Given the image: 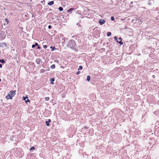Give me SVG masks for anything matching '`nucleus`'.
Returning a JSON list of instances; mask_svg holds the SVG:
<instances>
[{"instance_id": "obj_16", "label": "nucleus", "mask_w": 159, "mask_h": 159, "mask_svg": "<svg viewBox=\"0 0 159 159\" xmlns=\"http://www.w3.org/2000/svg\"><path fill=\"white\" fill-rule=\"evenodd\" d=\"M59 10L60 11H62L63 10V8L62 7H60L59 8Z\"/></svg>"}, {"instance_id": "obj_34", "label": "nucleus", "mask_w": 159, "mask_h": 159, "mask_svg": "<svg viewBox=\"0 0 159 159\" xmlns=\"http://www.w3.org/2000/svg\"><path fill=\"white\" fill-rule=\"evenodd\" d=\"M5 20H6V21H7V19H5Z\"/></svg>"}, {"instance_id": "obj_30", "label": "nucleus", "mask_w": 159, "mask_h": 159, "mask_svg": "<svg viewBox=\"0 0 159 159\" xmlns=\"http://www.w3.org/2000/svg\"><path fill=\"white\" fill-rule=\"evenodd\" d=\"M40 48H40V47H39V46H38L37 48H38V49H40Z\"/></svg>"}, {"instance_id": "obj_22", "label": "nucleus", "mask_w": 159, "mask_h": 159, "mask_svg": "<svg viewBox=\"0 0 159 159\" xmlns=\"http://www.w3.org/2000/svg\"><path fill=\"white\" fill-rule=\"evenodd\" d=\"M111 20L112 21L114 20V18L113 16H112L111 17Z\"/></svg>"}, {"instance_id": "obj_26", "label": "nucleus", "mask_w": 159, "mask_h": 159, "mask_svg": "<svg viewBox=\"0 0 159 159\" xmlns=\"http://www.w3.org/2000/svg\"><path fill=\"white\" fill-rule=\"evenodd\" d=\"M80 73V71H78L76 72V74L77 75H79Z\"/></svg>"}, {"instance_id": "obj_4", "label": "nucleus", "mask_w": 159, "mask_h": 159, "mask_svg": "<svg viewBox=\"0 0 159 159\" xmlns=\"http://www.w3.org/2000/svg\"><path fill=\"white\" fill-rule=\"evenodd\" d=\"M114 39L116 41V42L119 43L120 44L122 45L123 44V43L121 39L120 38H119V40H120V41H119L118 40L117 37L116 36H115L114 37Z\"/></svg>"}, {"instance_id": "obj_12", "label": "nucleus", "mask_w": 159, "mask_h": 159, "mask_svg": "<svg viewBox=\"0 0 159 159\" xmlns=\"http://www.w3.org/2000/svg\"><path fill=\"white\" fill-rule=\"evenodd\" d=\"M74 9L73 8H71L68 11V12H71V11H73L74 10Z\"/></svg>"}, {"instance_id": "obj_7", "label": "nucleus", "mask_w": 159, "mask_h": 159, "mask_svg": "<svg viewBox=\"0 0 159 159\" xmlns=\"http://www.w3.org/2000/svg\"><path fill=\"white\" fill-rule=\"evenodd\" d=\"M105 22V20H100L99 21V23L100 25H102Z\"/></svg>"}, {"instance_id": "obj_13", "label": "nucleus", "mask_w": 159, "mask_h": 159, "mask_svg": "<svg viewBox=\"0 0 159 159\" xmlns=\"http://www.w3.org/2000/svg\"><path fill=\"white\" fill-rule=\"evenodd\" d=\"M111 32H108L107 34V35L108 37H109L111 35Z\"/></svg>"}, {"instance_id": "obj_14", "label": "nucleus", "mask_w": 159, "mask_h": 159, "mask_svg": "<svg viewBox=\"0 0 159 159\" xmlns=\"http://www.w3.org/2000/svg\"><path fill=\"white\" fill-rule=\"evenodd\" d=\"M90 80V75H88L87 76V80L88 81H89Z\"/></svg>"}, {"instance_id": "obj_33", "label": "nucleus", "mask_w": 159, "mask_h": 159, "mask_svg": "<svg viewBox=\"0 0 159 159\" xmlns=\"http://www.w3.org/2000/svg\"><path fill=\"white\" fill-rule=\"evenodd\" d=\"M53 82V81H51V84H54V83H53V82Z\"/></svg>"}, {"instance_id": "obj_25", "label": "nucleus", "mask_w": 159, "mask_h": 159, "mask_svg": "<svg viewBox=\"0 0 159 159\" xmlns=\"http://www.w3.org/2000/svg\"><path fill=\"white\" fill-rule=\"evenodd\" d=\"M51 27H52V26L51 25H48V29H51Z\"/></svg>"}, {"instance_id": "obj_10", "label": "nucleus", "mask_w": 159, "mask_h": 159, "mask_svg": "<svg viewBox=\"0 0 159 159\" xmlns=\"http://www.w3.org/2000/svg\"><path fill=\"white\" fill-rule=\"evenodd\" d=\"M46 123L47 126H48L49 124L48 123L51 122V120L50 119L48 120V121H46Z\"/></svg>"}, {"instance_id": "obj_9", "label": "nucleus", "mask_w": 159, "mask_h": 159, "mask_svg": "<svg viewBox=\"0 0 159 159\" xmlns=\"http://www.w3.org/2000/svg\"><path fill=\"white\" fill-rule=\"evenodd\" d=\"M6 45L5 43H0V47H3L4 46H6Z\"/></svg>"}, {"instance_id": "obj_35", "label": "nucleus", "mask_w": 159, "mask_h": 159, "mask_svg": "<svg viewBox=\"0 0 159 159\" xmlns=\"http://www.w3.org/2000/svg\"><path fill=\"white\" fill-rule=\"evenodd\" d=\"M1 79H0V82H1Z\"/></svg>"}, {"instance_id": "obj_21", "label": "nucleus", "mask_w": 159, "mask_h": 159, "mask_svg": "<svg viewBox=\"0 0 159 159\" xmlns=\"http://www.w3.org/2000/svg\"><path fill=\"white\" fill-rule=\"evenodd\" d=\"M83 68V67L82 66H79L78 70H82Z\"/></svg>"}, {"instance_id": "obj_1", "label": "nucleus", "mask_w": 159, "mask_h": 159, "mask_svg": "<svg viewBox=\"0 0 159 159\" xmlns=\"http://www.w3.org/2000/svg\"><path fill=\"white\" fill-rule=\"evenodd\" d=\"M76 46L75 41L73 40H71L69 41L67 46L71 48H74Z\"/></svg>"}, {"instance_id": "obj_20", "label": "nucleus", "mask_w": 159, "mask_h": 159, "mask_svg": "<svg viewBox=\"0 0 159 159\" xmlns=\"http://www.w3.org/2000/svg\"><path fill=\"white\" fill-rule=\"evenodd\" d=\"M50 48H52V51H53L55 49L54 47H52V46H51Z\"/></svg>"}, {"instance_id": "obj_11", "label": "nucleus", "mask_w": 159, "mask_h": 159, "mask_svg": "<svg viewBox=\"0 0 159 159\" xmlns=\"http://www.w3.org/2000/svg\"><path fill=\"white\" fill-rule=\"evenodd\" d=\"M54 3L53 1H51L48 3V4L49 5H53Z\"/></svg>"}, {"instance_id": "obj_8", "label": "nucleus", "mask_w": 159, "mask_h": 159, "mask_svg": "<svg viewBox=\"0 0 159 159\" xmlns=\"http://www.w3.org/2000/svg\"><path fill=\"white\" fill-rule=\"evenodd\" d=\"M41 61V59L39 58H38L36 59V63L37 64H39L40 63Z\"/></svg>"}, {"instance_id": "obj_3", "label": "nucleus", "mask_w": 159, "mask_h": 159, "mask_svg": "<svg viewBox=\"0 0 159 159\" xmlns=\"http://www.w3.org/2000/svg\"><path fill=\"white\" fill-rule=\"evenodd\" d=\"M143 21H142L141 20H140L139 19H137L135 18L133 19L132 21V22L134 23H139V22H140L141 23H139V24H140Z\"/></svg>"}, {"instance_id": "obj_27", "label": "nucleus", "mask_w": 159, "mask_h": 159, "mask_svg": "<svg viewBox=\"0 0 159 159\" xmlns=\"http://www.w3.org/2000/svg\"><path fill=\"white\" fill-rule=\"evenodd\" d=\"M35 47V46L34 44L33 45H32V48H34Z\"/></svg>"}, {"instance_id": "obj_5", "label": "nucleus", "mask_w": 159, "mask_h": 159, "mask_svg": "<svg viewBox=\"0 0 159 159\" xmlns=\"http://www.w3.org/2000/svg\"><path fill=\"white\" fill-rule=\"evenodd\" d=\"M23 99L25 101L26 103L30 102V100L28 99L27 97H23Z\"/></svg>"}, {"instance_id": "obj_6", "label": "nucleus", "mask_w": 159, "mask_h": 159, "mask_svg": "<svg viewBox=\"0 0 159 159\" xmlns=\"http://www.w3.org/2000/svg\"><path fill=\"white\" fill-rule=\"evenodd\" d=\"M0 35H1V38L3 39V38H4L5 37L6 35L5 34L4 32L2 31Z\"/></svg>"}, {"instance_id": "obj_36", "label": "nucleus", "mask_w": 159, "mask_h": 159, "mask_svg": "<svg viewBox=\"0 0 159 159\" xmlns=\"http://www.w3.org/2000/svg\"><path fill=\"white\" fill-rule=\"evenodd\" d=\"M118 41H120V40H119V39H118Z\"/></svg>"}, {"instance_id": "obj_29", "label": "nucleus", "mask_w": 159, "mask_h": 159, "mask_svg": "<svg viewBox=\"0 0 159 159\" xmlns=\"http://www.w3.org/2000/svg\"><path fill=\"white\" fill-rule=\"evenodd\" d=\"M35 46H38V43H35V44H34Z\"/></svg>"}, {"instance_id": "obj_24", "label": "nucleus", "mask_w": 159, "mask_h": 159, "mask_svg": "<svg viewBox=\"0 0 159 159\" xmlns=\"http://www.w3.org/2000/svg\"><path fill=\"white\" fill-rule=\"evenodd\" d=\"M54 80H55V79H54V78H52L51 79V81H53V82L54 81Z\"/></svg>"}, {"instance_id": "obj_32", "label": "nucleus", "mask_w": 159, "mask_h": 159, "mask_svg": "<svg viewBox=\"0 0 159 159\" xmlns=\"http://www.w3.org/2000/svg\"><path fill=\"white\" fill-rule=\"evenodd\" d=\"M152 78H155V76L154 75H153L152 76Z\"/></svg>"}, {"instance_id": "obj_18", "label": "nucleus", "mask_w": 159, "mask_h": 159, "mask_svg": "<svg viewBox=\"0 0 159 159\" xmlns=\"http://www.w3.org/2000/svg\"><path fill=\"white\" fill-rule=\"evenodd\" d=\"M45 99L46 101H48L49 100V97H46L45 98Z\"/></svg>"}, {"instance_id": "obj_17", "label": "nucleus", "mask_w": 159, "mask_h": 159, "mask_svg": "<svg viewBox=\"0 0 159 159\" xmlns=\"http://www.w3.org/2000/svg\"><path fill=\"white\" fill-rule=\"evenodd\" d=\"M0 62L3 63L5 62V61L4 59L0 60Z\"/></svg>"}, {"instance_id": "obj_19", "label": "nucleus", "mask_w": 159, "mask_h": 159, "mask_svg": "<svg viewBox=\"0 0 159 159\" xmlns=\"http://www.w3.org/2000/svg\"><path fill=\"white\" fill-rule=\"evenodd\" d=\"M35 149V148L34 147H31V148H30V150H34Z\"/></svg>"}, {"instance_id": "obj_23", "label": "nucleus", "mask_w": 159, "mask_h": 159, "mask_svg": "<svg viewBox=\"0 0 159 159\" xmlns=\"http://www.w3.org/2000/svg\"><path fill=\"white\" fill-rule=\"evenodd\" d=\"M55 62L57 63H59V61L57 60H55Z\"/></svg>"}, {"instance_id": "obj_15", "label": "nucleus", "mask_w": 159, "mask_h": 159, "mask_svg": "<svg viewBox=\"0 0 159 159\" xmlns=\"http://www.w3.org/2000/svg\"><path fill=\"white\" fill-rule=\"evenodd\" d=\"M51 67L52 69H53L55 68V66L54 64H53L51 66Z\"/></svg>"}, {"instance_id": "obj_28", "label": "nucleus", "mask_w": 159, "mask_h": 159, "mask_svg": "<svg viewBox=\"0 0 159 159\" xmlns=\"http://www.w3.org/2000/svg\"><path fill=\"white\" fill-rule=\"evenodd\" d=\"M47 46L46 45H44L43 46V48H47Z\"/></svg>"}, {"instance_id": "obj_2", "label": "nucleus", "mask_w": 159, "mask_h": 159, "mask_svg": "<svg viewBox=\"0 0 159 159\" xmlns=\"http://www.w3.org/2000/svg\"><path fill=\"white\" fill-rule=\"evenodd\" d=\"M15 94V92L13 91H11L6 96V98L7 99H11L12 97L14 96Z\"/></svg>"}, {"instance_id": "obj_31", "label": "nucleus", "mask_w": 159, "mask_h": 159, "mask_svg": "<svg viewBox=\"0 0 159 159\" xmlns=\"http://www.w3.org/2000/svg\"><path fill=\"white\" fill-rule=\"evenodd\" d=\"M2 67V65L1 64H0V68H1Z\"/></svg>"}]
</instances>
